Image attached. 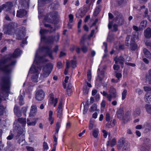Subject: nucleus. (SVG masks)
Here are the masks:
<instances>
[{"label":"nucleus","instance_id":"1","mask_svg":"<svg viewBox=\"0 0 151 151\" xmlns=\"http://www.w3.org/2000/svg\"><path fill=\"white\" fill-rule=\"evenodd\" d=\"M18 24L15 22H11L9 24H6L3 26V30L6 34L12 35L15 33L17 39L18 40L22 39L25 36L24 30L25 28L21 27L19 28Z\"/></svg>","mask_w":151,"mask_h":151},{"label":"nucleus","instance_id":"2","mask_svg":"<svg viewBox=\"0 0 151 151\" xmlns=\"http://www.w3.org/2000/svg\"><path fill=\"white\" fill-rule=\"evenodd\" d=\"M6 63H4L2 62L3 60L6 58H2L1 59V70L5 74V76L2 78V80L5 85H10V76L12 68L11 65L15 64L16 61H12L11 63H9L12 58Z\"/></svg>","mask_w":151,"mask_h":151},{"label":"nucleus","instance_id":"3","mask_svg":"<svg viewBox=\"0 0 151 151\" xmlns=\"http://www.w3.org/2000/svg\"><path fill=\"white\" fill-rule=\"evenodd\" d=\"M52 46L51 45L46 46L42 47L41 49V50L45 54L43 57L37 56V52L35 55L34 62L38 64V63L40 62H47L48 60L44 58V57L47 56H48L49 57L52 59H53V57L52 56L53 51L52 50Z\"/></svg>","mask_w":151,"mask_h":151},{"label":"nucleus","instance_id":"4","mask_svg":"<svg viewBox=\"0 0 151 151\" xmlns=\"http://www.w3.org/2000/svg\"><path fill=\"white\" fill-rule=\"evenodd\" d=\"M24 131L23 129L21 127L17 126L14 129V137L16 139L20 137L18 140V143L19 144L23 145V143L25 142L24 136L22 134Z\"/></svg>","mask_w":151,"mask_h":151},{"label":"nucleus","instance_id":"5","mask_svg":"<svg viewBox=\"0 0 151 151\" xmlns=\"http://www.w3.org/2000/svg\"><path fill=\"white\" fill-rule=\"evenodd\" d=\"M40 67H36V66H32L29 71V73L33 74L32 77V79L33 81L35 82H37L38 78V74L39 73V70H40Z\"/></svg>","mask_w":151,"mask_h":151},{"label":"nucleus","instance_id":"6","mask_svg":"<svg viewBox=\"0 0 151 151\" xmlns=\"http://www.w3.org/2000/svg\"><path fill=\"white\" fill-rule=\"evenodd\" d=\"M1 101L6 100L8 96L10 90V86H1Z\"/></svg>","mask_w":151,"mask_h":151},{"label":"nucleus","instance_id":"7","mask_svg":"<svg viewBox=\"0 0 151 151\" xmlns=\"http://www.w3.org/2000/svg\"><path fill=\"white\" fill-rule=\"evenodd\" d=\"M89 9L90 5L88 6L84 5L83 7L79 9L78 10L75 15L76 17L78 18L83 17Z\"/></svg>","mask_w":151,"mask_h":151},{"label":"nucleus","instance_id":"8","mask_svg":"<svg viewBox=\"0 0 151 151\" xmlns=\"http://www.w3.org/2000/svg\"><path fill=\"white\" fill-rule=\"evenodd\" d=\"M22 53V51L19 49H17L15 50L12 55L9 54L7 58L2 60V62L4 63H6L11 59L12 58H17L21 55Z\"/></svg>","mask_w":151,"mask_h":151},{"label":"nucleus","instance_id":"9","mask_svg":"<svg viewBox=\"0 0 151 151\" xmlns=\"http://www.w3.org/2000/svg\"><path fill=\"white\" fill-rule=\"evenodd\" d=\"M58 16L57 12L54 11L50 12L47 16L48 18L47 22L54 24H57L58 21Z\"/></svg>","mask_w":151,"mask_h":151},{"label":"nucleus","instance_id":"10","mask_svg":"<svg viewBox=\"0 0 151 151\" xmlns=\"http://www.w3.org/2000/svg\"><path fill=\"white\" fill-rule=\"evenodd\" d=\"M131 35H127L126 38L125 42V45L127 46H130V48L131 50L134 51L135 50L137 47V45L135 42V41L132 39V40H130L129 42V39L130 38Z\"/></svg>","mask_w":151,"mask_h":151},{"label":"nucleus","instance_id":"11","mask_svg":"<svg viewBox=\"0 0 151 151\" xmlns=\"http://www.w3.org/2000/svg\"><path fill=\"white\" fill-rule=\"evenodd\" d=\"M53 68V65L51 63H47L43 68V76L45 77H47L52 71Z\"/></svg>","mask_w":151,"mask_h":151},{"label":"nucleus","instance_id":"12","mask_svg":"<svg viewBox=\"0 0 151 151\" xmlns=\"http://www.w3.org/2000/svg\"><path fill=\"white\" fill-rule=\"evenodd\" d=\"M117 146L118 150L120 149L123 146L122 150H126L127 149H129L130 144L127 141L121 139L119 140Z\"/></svg>","mask_w":151,"mask_h":151},{"label":"nucleus","instance_id":"13","mask_svg":"<svg viewBox=\"0 0 151 151\" xmlns=\"http://www.w3.org/2000/svg\"><path fill=\"white\" fill-rule=\"evenodd\" d=\"M59 38L60 36L58 35L55 37L53 36H49L47 37H45V39H43V40L42 42L52 45L53 44L55 38H57V40H55L56 42H58L59 40Z\"/></svg>","mask_w":151,"mask_h":151},{"label":"nucleus","instance_id":"14","mask_svg":"<svg viewBox=\"0 0 151 151\" xmlns=\"http://www.w3.org/2000/svg\"><path fill=\"white\" fill-rule=\"evenodd\" d=\"M98 77L96 80V82L97 84H99L101 83V81L104 78V72L103 71H100V68L98 69Z\"/></svg>","mask_w":151,"mask_h":151},{"label":"nucleus","instance_id":"15","mask_svg":"<svg viewBox=\"0 0 151 151\" xmlns=\"http://www.w3.org/2000/svg\"><path fill=\"white\" fill-rule=\"evenodd\" d=\"M45 93L42 90L37 91L36 94L35 99L38 101H41L43 100L45 97Z\"/></svg>","mask_w":151,"mask_h":151},{"label":"nucleus","instance_id":"16","mask_svg":"<svg viewBox=\"0 0 151 151\" xmlns=\"http://www.w3.org/2000/svg\"><path fill=\"white\" fill-rule=\"evenodd\" d=\"M14 3V1L12 2H6L5 4H3L1 7V10L7 7L8 10H11L13 6V3Z\"/></svg>","mask_w":151,"mask_h":151},{"label":"nucleus","instance_id":"17","mask_svg":"<svg viewBox=\"0 0 151 151\" xmlns=\"http://www.w3.org/2000/svg\"><path fill=\"white\" fill-rule=\"evenodd\" d=\"M27 12V11L24 9H20L17 11V16L19 18H22L24 16H26Z\"/></svg>","mask_w":151,"mask_h":151},{"label":"nucleus","instance_id":"18","mask_svg":"<svg viewBox=\"0 0 151 151\" xmlns=\"http://www.w3.org/2000/svg\"><path fill=\"white\" fill-rule=\"evenodd\" d=\"M62 105L63 102L62 101H61L59 102L58 108L57 109V115L58 117L60 118H61L62 116Z\"/></svg>","mask_w":151,"mask_h":151},{"label":"nucleus","instance_id":"19","mask_svg":"<svg viewBox=\"0 0 151 151\" xmlns=\"http://www.w3.org/2000/svg\"><path fill=\"white\" fill-rule=\"evenodd\" d=\"M116 64L119 63V64L123 65L124 62H126V59L122 56H120L118 58L116 57L114 59Z\"/></svg>","mask_w":151,"mask_h":151},{"label":"nucleus","instance_id":"20","mask_svg":"<svg viewBox=\"0 0 151 151\" xmlns=\"http://www.w3.org/2000/svg\"><path fill=\"white\" fill-rule=\"evenodd\" d=\"M37 108L35 105H33L31 107L30 111L29 116L30 117L33 116L36 114L37 112Z\"/></svg>","mask_w":151,"mask_h":151},{"label":"nucleus","instance_id":"21","mask_svg":"<svg viewBox=\"0 0 151 151\" xmlns=\"http://www.w3.org/2000/svg\"><path fill=\"white\" fill-rule=\"evenodd\" d=\"M87 76L88 77V82H87V80H85L84 84L85 85H91L90 81L91 79L92 76L91 70L88 69L87 73Z\"/></svg>","mask_w":151,"mask_h":151},{"label":"nucleus","instance_id":"22","mask_svg":"<svg viewBox=\"0 0 151 151\" xmlns=\"http://www.w3.org/2000/svg\"><path fill=\"white\" fill-rule=\"evenodd\" d=\"M49 31V30L46 29H41L40 32V33L41 35V41H42L43 40V39H45V37H46L44 35Z\"/></svg>","mask_w":151,"mask_h":151},{"label":"nucleus","instance_id":"23","mask_svg":"<svg viewBox=\"0 0 151 151\" xmlns=\"http://www.w3.org/2000/svg\"><path fill=\"white\" fill-rule=\"evenodd\" d=\"M144 35L147 38H149L151 37V29L148 27L144 31Z\"/></svg>","mask_w":151,"mask_h":151},{"label":"nucleus","instance_id":"24","mask_svg":"<svg viewBox=\"0 0 151 151\" xmlns=\"http://www.w3.org/2000/svg\"><path fill=\"white\" fill-rule=\"evenodd\" d=\"M14 111L15 114L18 117L21 116V113L20 112L19 108L17 105H15L14 109Z\"/></svg>","mask_w":151,"mask_h":151},{"label":"nucleus","instance_id":"25","mask_svg":"<svg viewBox=\"0 0 151 151\" xmlns=\"http://www.w3.org/2000/svg\"><path fill=\"white\" fill-rule=\"evenodd\" d=\"M21 91H20V95L19 96V105L22 106L23 105L24 103V92L23 91L22 93V94H21Z\"/></svg>","mask_w":151,"mask_h":151},{"label":"nucleus","instance_id":"26","mask_svg":"<svg viewBox=\"0 0 151 151\" xmlns=\"http://www.w3.org/2000/svg\"><path fill=\"white\" fill-rule=\"evenodd\" d=\"M145 102L147 103H150L151 101V94L148 92L146 94L145 98Z\"/></svg>","mask_w":151,"mask_h":151},{"label":"nucleus","instance_id":"27","mask_svg":"<svg viewBox=\"0 0 151 151\" xmlns=\"http://www.w3.org/2000/svg\"><path fill=\"white\" fill-rule=\"evenodd\" d=\"M143 52L145 56L149 58H151V54L150 52L146 48H144L143 50Z\"/></svg>","mask_w":151,"mask_h":151},{"label":"nucleus","instance_id":"28","mask_svg":"<svg viewBox=\"0 0 151 151\" xmlns=\"http://www.w3.org/2000/svg\"><path fill=\"white\" fill-rule=\"evenodd\" d=\"M113 14L115 17V19L123 17L122 14L118 11H114Z\"/></svg>","mask_w":151,"mask_h":151},{"label":"nucleus","instance_id":"29","mask_svg":"<svg viewBox=\"0 0 151 151\" xmlns=\"http://www.w3.org/2000/svg\"><path fill=\"white\" fill-rule=\"evenodd\" d=\"M92 86H84L83 87V93L84 95L87 94L88 93L89 88L91 87Z\"/></svg>","mask_w":151,"mask_h":151},{"label":"nucleus","instance_id":"30","mask_svg":"<svg viewBox=\"0 0 151 151\" xmlns=\"http://www.w3.org/2000/svg\"><path fill=\"white\" fill-rule=\"evenodd\" d=\"M63 88L65 89L66 88V91L67 92L68 94V96L70 95L72 92V86H63Z\"/></svg>","mask_w":151,"mask_h":151},{"label":"nucleus","instance_id":"31","mask_svg":"<svg viewBox=\"0 0 151 151\" xmlns=\"http://www.w3.org/2000/svg\"><path fill=\"white\" fill-rule=\"evenodd\" d=\"M101 9V6H99L96 7L93 13V15L94 16H96L99 14L100 12Z\"/></svg>","mask_w":151,"mask_h":151},{"label":"nucleus","instance_id":"32","mask_svg":"<svg viewBox=\"0 0 151 151\" xmlns=\"http://www.w3.org/2000/svg\"><path fill=\"white\" fill-rule=\"evenodd\" d=\"M139 32H133L132 34V37L130 39V40H132V39L135 41V39H138V38Z\"/></svg>","mask_w":151,"mask_h":151},{"label":"nucleus","instance_id":"33","mask_svg":"<svg viewBox=\"0 0 151 151\" xmlns=\"http://www.w3.org/2000/svg\"><path fill=\"white\" fill-rule=\"evenodd\" d=\"M117 23L118 24L119 26H121L124 24V19L123 17L115 19Z\"/></svg>","mask_w":151,"mask_h":151},{"label":"nucleus","instance_id":"34","mask_svg":"<svg viewBox=\"0 0 151 151\" xmlns=\"http://www.w3.org/2000/svg\"><path fill=\"white\" fill-rule=\"evenodd\" d=\"M18 120L19 122L22 124L23 127H24L26 124V119L22 118H19Z\"/></svg>","mask_w":151,"mask_h":151},{"label":"nucleus","instance_id":"35","mask_svg":"<svg viewBox=\"0 0 151 151\" xmlns=\"http://www.w3.org/2000/svg\"><path fill=\"white\" fill-rule=\"evenodd\" d=\"M145 108L146 111L149 114H151V105L146 104Z\"/></svg>","mask_w":151,"mask_h":151},{"label":"nucleus","instance_id":"36","mask_svg":"<svg viewBox=\"0 0 151 151\" xmlns=\"http://www.w3.org/2000/svg\"><path fill=\"white\" fill-rule=\"evenodd\" d=\"M141 113L140 110L139 108L135 109L133 112V115L135 117L139 115Z\"/></svg>","mask_w":151,"mask_h":151},{"label":"nucleus","instance_id":"37","mask_svg":"<svg viewBox=\"0 0 151 151\" xmlns=\"http://www.w3.org/2000/svg\"><path fill=\"white\" fill-rule=\"evenodd\" d=\"M70 62L68 61H67L66 62V67L65 68L64 72V74L67 75L68 73V69L70 68Z\"/></svg>","mask_w":151,"mask_h":151},{"label":"nucleus","instance_id":"38","mask_svg":"<svg viewBox=\"0 0 151 151\" xmlns=\"http://www.w3.org/2000/svg\"><path fill=\"white\" fill-rule=\"evenodd\" d=\"M109 92L110 94L117 96L116 91L113 86H111L110 87Z\"/></svg>","mask_w":151,"mask_h":151},{"label":"nucleus","instance_id":"39","mask_svg":"<svg viewBox=\"0 0 151 151\" xmlns=\"http://www.w3.org/2000/svg\"><path fill=\"white\" fill-rule=\"evenodd\" d=\"M116 95L109 93L108 95L107 98L109 101H111L112 99H115L116 98Z\"/></svg>","mask_w":151,"mask_h":151},{"label":"nucleus","instance_id":"40","mask_svg":"<svg viewBox=\"0 0 151 151\" xmlns=\"http://www.w3.org/2000/svg\"><path fill=\"white\" fill-rule=\"evenodd\" d=\"M44 26L46 27L50 28V29L49 31H50V32H52L55 31V29H53V27H52L50 24H44Z\"/></svg>","mask_w":151,"mask_h":151},{"label":"nucleus","instance_id":"41","mask_svg":"<svg viewBox=\"0 0 151 151\" xmlns=\"http://www.w3.org/2000/svg\"><path fill=\"white\" fill-rule=\"evenodd\" d=\"M149 76H147V81L148 82V83L151 84V69L149 71Z\"/></svg>","mask_w":151,"mask_h":151},{"label":"nucleus","instance_id":"42","mask_svg":"<svg viewBox=\"0 0 151 151\" xmlns=\"http://www.w3.org/2000/svg\"><path fill=\"white\" fill-rule=\"evenodd\" d=\"M84 109L83 112V113L84 114H85L88 111V109L89 107V105L88 102L84 105Z\"/></svg>","mask_w":151,"mask_h":151},{"label":"nucleus","instance_id":"43","mask_svg":"<svg viewBox=\"0 0 151 151\" xmlns=\"http://www.w3.org/2000/svg\"><path fill=\"white\" fill-rule=\"evenodd\" d=\"M99 133V131L98 129H96L93 130V137L95 138H97L98 134Z\"/></svg>","mask_w":151,"mask_h":151},{"label":"nucleus","instance_id":"44","mask_svg":"<svg viewBox=\"0 0 151 151\" xmlns=\"http://www.w3.org/2000/svg\"><path fill=\"white\" fill-rule=\"evenodd\" d=\"M147 25L146 22L144 20H143L141 22L139 27L141 28H142V30L144 28H145Z\"/></svg>","mask_w":151,"mask_h":151},{"label":"nucleus","instance_id":"45","mask_svg":"<svg viewBox=\"0 0 151 151\" xmlns=\"http://www.w3.org/2000/svg\"><path fill=\"white\" fill-rule=\"evenodd\" d=\"M51 7H52L54 9H56L59 6V4L58 3H53L51 4Z\"/></svg>","mask_w":151,"mask_h":151},{"label":"nucleus","instance_id":"46","mask_svg":"<svg viewBox=\"0 0 151 151\" xmlns=\"http://www.w3.org/2000/svg\"><path fill=\"white\" fill-rule=\"evenodd\" d=\"M5 107L1 104V116L3 115L6 112Z\"/></svg>","mask_w":151,"mask_h":151},{"label":"nucleus","instance_id":"47","mask_svg":"<svg viewBox=\"0 0 151 151\" xmlns=\"http://www.w3.org/2000/svg\"><path fill=\"white\" fill-rule=\"evenodd\" d=\"M114 39V36L113 35H109L107 38V40L109 42H111Z\"/></svg>","mask_w":151,"mask_h":151},{"label":"nucleus","instance_id":"48","mask_svg":"<svg viewBox=\"0 0 151 151\" xmlns=\"http://www.w3.org/2000/svg\"><path fill=\"white\" fill-rule=\"evenodd\" d=\"M127 94V90L126 89L124 90L122 93V99L123 100L126 98Z\"/></svg>","mask_w":151,"mask_h":151},{"label":"nucleus","instance_id":"49","mask_svg":"<svg viewBox=\"0 0 151 151\" xmlns=\"http://www.w3.org/2000/svg\"><path fill=\"white\" fill-rule=\"evenodd\" d=\"M71 63V66L73 68H74L76 67L77 62L76 60H71L70 61Z\"/></svg>","mask_w":151,"mask_h":151},{"label":"nucleus","instance_id":"50","mask_svg":"<svg viewBox=\"0 0 151 151\" xmlns=\"http://www.w3.org/2000/svg\"><path fill=\"white\" fill-rule=\"evenodd\" d=\"M97 105L96 104H94L92 105L90 108V112L94 111L96 110L97 109Z\"/></svg>","mask_w":151,"mask_h":151},{"label":"nucleus","instance_id":"51","mask_svg":"<svg viewBox=\"0 0 151 151\" xmlns=\"http://www.w3.org/2000/svg\"><path fill=\"white\" fill-rule=\"evenodd\" d=\"M117 116L118 118L120 119H122L124 120H125V118L124 117V115L119 113H116Z\"/></svg>","mask_w":151,"mask_h":151},{"label":"nucleus","instance_id":"52","mask_svg":"<svg viewBox=\"0 0 151 151\" xmlns=\"http://www.w3.org/2000/svg\"><path fill=\"white\" fill-rule=\"evenodd\" d=\"M144 89L146 91H150V92L149 93L151 94V87L150 86H145L144 87Z\"/></svg>","mask_w":151,"mask_h":151},{"label":"nucleus","instance_id":"53","mask_svg":"<svg viewBox=\"0 0 151 151\" xmlns=\"http://www.w3.org/2000/svg\"><path fill=\"white\" fill-rule=\"evenodd\" d=\"M133 29L136 31V32L142 30V28H140L139 27H138L135 25H134L133 26Z\"/></svg>","mask_w":151,"mask_h":151},{"label":"nucleus","instance_id":"54","mask_svg":"<svg viewBox=\"0 0 151 151\" xmlns=\"http://www.w3.org/2000/svg\"><path fill=\"white\" fill-rule=\"evenodd\" d=\"M94 122L92 121H90L89 124V129L90 130L93 129V127Z\"/></svg>","mask_w":151,"mask_h":151},{"label":"nucleus","instance_id":"55","mask_svg":"<svg viewBox=\"0 0 151 151\" xmlns=\"http://www.w3.org/2000/svg\"><path fill=\"white\" fill-rule=\"evenodd\" d=\"M108 122L106 124V127L107 128H110L112 127L113 126L112 124L111 121H108Z\"/></svg>","mask_w":151,"mask_h":151},{"label":"nucleus","instance_id":"56","mask_svg":"<svg viewBox=\"0 0 151 151\" xmlns=\"http://www.w3.org/2000/svg\"><path fill=\"white\" fill-rule=\"evenodd\" d=\"M43 147L44 151H46L48 149V147L47 143L45 142L43 143Z\"/></svg>","mask_w":151,"mask_h":151},{"label":"nucleus","instance_id":"57","mask_svg":"<svg viewBox=\"0 0 151 151\" xmlns=\"http://www.w3.org/2000/svg\"><path fill=\"white\" fill-rule=\"evenodd\" d=\"M81 50L84 53H85L87 52L88 48L84 45H83L81 47Z\"/></svg>","mask_w":151,"mask_h":151},{"label":"nucleus","instance_id":"58","mask_svg":"<svg viewBox=\"0 0 151 151\" xmlns=\"http://www.w3.org/2000/svg\"><path fill=\"white\" fill-rule=\"evenodd\" d=\"M116 113H119L124 115V108L123 107H121L117 111Z\"/></svg>","mask_w":151,"mask_h":151},{"label":"nucleus","instance_id":"59","mask_svg":"<svg viewBox=\"0 0 151 151\" xmlns=\"http://www.w3.org/2000/svg\"><path fill=\"white\" fill-rule=\"evenodd\" d=\"M53 114V112L52 111H50L49 113V120L51 121L52 120L53 118L52 117V115Z\"/></svg>","mask_w":151,"mask_h":151},{"label":"nucleus","instance_id":"60","mask_svg":"<svg viewBox=\"0 0 151 151\" xmlns=\"http://www.w3.org/2000/svg\"><path fill=\"white\" fill-rule=\"evenodd\" d=\"M143 91L140 88H137L136 90V92L138 93L139 95L143 93Z\"/></svg>","mask_w":151,"mask_h":151},{"label":"nucleus","instance_id":"61","mask_svg":"<svg viewBox=\"0 0 151 151\" xmlns=\"http://www.w3.org/2000/svg\"><path fill=\"white\" fill-rule=\"evenodd\" d=\"M69 22L70 23H72L73 20V16L72 14H70L69 15Z\"/></svg>","mask_w":151,"mask_h":151},{"label":"nucleus","instance_id":"62","mask_svg":"<svg viewBox=\"0 0 151 151\" xmlns=\"http://www.w3.org/2000/svg\"><path fill=\"white\" fill-rule=\"evenodd\" d=\"M106 120L107 121H110V115L109 113H107L106 116Z\"/></svg>","mask_w":151,"mask_h":151},{"label":"nucleus","instance_id":"63","mask_svg":"<svg viewBox=\"0 0 151 151\" xmlns=\"http://www.w3.org/2000/svg\"><path fill=\"white\" fill-rule=\"evenodd\" d=\"M116 140L115 138H113L111 141V147L114 146L116 144Z\"/></svg>","mask_w":151,"mask_h":151},{"label":"nucleus","instance_id":"64","mask_svg":"<svg viewBox=\"0 0 151 151\" xmlns=\"http://www.w3.org/2000/svg\"><path fill=\"white\" fill-rule=\"evenodd\" d=\"M26 148L28 151H35L33 147L27 146L26 147Z\"/></svg>","mask_w":151,"mask_h":151}]
</instances>
